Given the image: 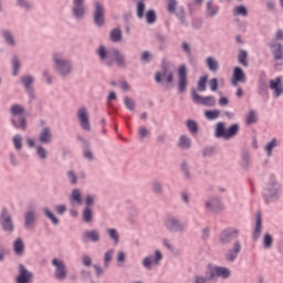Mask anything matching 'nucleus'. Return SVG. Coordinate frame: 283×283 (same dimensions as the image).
<instances>
[{
  "label": "nucleus",
  "mask_w": 283,
  "mask_h": 283,
  "mask_svg": "<svg viewBox=\"0 0 283 283\" xmlns=\"http://www.w3.org/2000/svg\"><path fill=\"white\" fill-rule=\"evenodd\" d=\"M96 54L102 63L106 67H112L116 63L117 67H127V61H125V55L118 49H111L107 51L105 45H99Z\"/></svg>",
  "instance_id": "obj_1"
},
{
  "label": "nucleus",
  "mask_w": 283,
  "mask_h": 283,
  "mask_svg": "<svg viewBox=\"0 0 283 283\" xmlns=\"http://www.w3.org/2000/svg\"><path fill=\"white\" fill-rule=\"evenodd\" d=\"M240 132L239 124H231L228 128L224 126L223 122H219L214 127V136L216 138H224V140H230L234 136H238Z\"/></svg>",
  "instance_id": "obj_2"
},
{
  "label": "nucleus",
  "mask_w": 283,
  "mask_h": 283,
  "mask_svg": "<svg viewBox=\"0 0 283 283\" xmlns=\"http://www.w3.org/2000/svg\"><path fill=\"white\" fill-rule=\"evenodd\" d=\"M11 116H18L19 123H17V119L11 118V124L15 129H21L22 132H25L28 129V119L23 114H25V108L21 106L20 104H13L9 109Z\"/></svg>",
  "instance_id": "obj_3"
},
{
  "label": "nucleus",
  "mask_w": 283,
  "mask_h": 283,
  "mask_svg": "<svg viewBox=\"0 0 283 283\" xmlns=\"http://www.w3.org/2000/svg\"><path fill=\"white\" fill-rule=\"evenodd\" d=\"M280 182L275 179V176L270 177V181L266 184L265 188L263 189V198L265 202H275V200L280 199Z\"/></svg>",
  "instance_id": "obj_4"
},
{
  "label": "nucleus",
  "mask_w": 283,
  "mask_h": 283,
  "mask_svg": "<svg viewBox=\"0 0 283 283\" xmlns=\"http://www.w3.org/2000/svg\"><path fill=\"white\" fill-rule=\"evenodd\" d=\"M53 61L55 63V71L60 76H70L72 74V62L63 59L61 53L53 54Z\"/></svg>",
  "instance_id": "obj_5"
},
{
  "label": "nucleus",
  "mask_w": 283,
  "mask_h": 283,
  "mask_svg": "<svg viewBox=\"0 0 283 283\" xmlns=\"http://www.w3.org/2000/svg\"><path fill=\"white\" fill-rule=\"evenodd\" d=\"M93 23L96 28L105 25V6L101 1L93 2Z\"/></svg>",
  "instance_id": "obj_6"
},
{
  "label": "nucleus",
  "mask_w": 283,
  "mask_h": 283,
  "mask_svg": "<svg viewBox=\"0 0 283 283\" xmlns=\"http://www.w3.org/2000/svg\"><path fill=\"white\" fill-rule=\"evenodd\" d=\"M165 228L170 233H185L187 231V224L176 217H168L165 221Z\"/></svg>",
  "instance_id": "obj_7"
},
{
  "label": "nucleus",
  "mask_w": 283,
  "mask_h": 283,
  "mask_svg": "<svg viewBox=\"0 0 283 283\" xmlns=\"http://www.w3.org/2000/svg\"><path fill=\"white\" fill-rule=\"evenodd\" d=\"M239 235H240V230L235 228H226L219 234V242L223 247H227L228 244H231L233 240H238Z\"/></svg>",
  "instance_id": "obj_8"
},
{
  "label": "nucleus",
  "mask_w": 283,
  "mask_h": 283,
  "mask_svg": "<svg viewBox=\"0 0 283 283\" xmlns=\"http://www.w3.org/2000/svg\"><path fill=\"white\" fill-rule=\"evenodd\" d=\"M0 226L6 233L14 232V221L12 220V214L8 211V208H2L0 213Z\"/></svg>",
  "instance_id": "obj_9"
},
{
  "label": "nucleus",
  "mask_w": 283,
  "mask_h": 283,
  "mask_svg": "<svg viewBox=\"0 0 283 283\" xmlns=\"http://www.w3.org/2000/svg\"><path fill=\"white\" fill-rule=\"evenodd\" d=\"M190 94L195 105H203V107H216V97L211 95L202 97V95L198 94L196 88H191Z\"/></svg>",
  "instance_id": "obj_10"
},
{
  "label": "nucleus",
  "mask_w": 283,
  "mask_h": 283,
  "mask_svg": "<svg viewBox=\"0 0 283 283\" xmlns=\"http://www.w3.org/2000/svg\"><path fill=\"white\" fill-rule=\"evenodd\" d=\"M208 275H209V282L216 281V277H221L222 280H229V277H231V270H229V268H226V266L216 265L210 269V271L208 272Z\"/></svg>",
  "instance_id": "obj_11"
},
{
  "label": "nucleus",
  "mask_w": 283,
  "mask_h": 283,
  "mask_svg": "<svg viewBox=\"0 0 283 283\" xmlns=\"http://www.w3.org/2000/svg\"><path fill=\"white\" fill-rule=\"evenodd\" d=\"M52 266H55L54 271V277L59 282H64V280H67V266H65V262L59 260V259H53L51 261Z\"/></svg>",
  "instance_id": "obj_12"
},
{
  "label": "nucleus",
  "mask_w": 283,
  "mask_h": 283,
  "mask_svg": "<svg viewBox=\"0 0 283 283\" xmlns=\"http://www.w3.org/2000/svg\"><path fill=\"white\" fill-rule=\"evenodd\" d=\"M178 78L179 82L177 84V90L179 94H185L187 92V86L189 85V81L187 80V65L181 64L178 67Z\"/></svg>",
  "instance_id": "obj_13"
},
{
  "label": "nucleus",
  "mask_w": 283,
  "mask_h": 283,
  "mask_svg": "<svg viewBox=\"0 0 283 283\" xmlns=\"http://www.w3.org/2000/svg\"><path fill=\"white\" fill-rule=\"evenodd\" d=\"M155 81L157 83H167V85H171V83H174V72L169 71V67L163 66L161 72L157 71L155 73Z\"/></svg>",
  "instance_id": "obj_14"
},
{
  "label": "nucleus",
  "mask_w": 283,
  "mask_h": 283,
  "mask_svg": "<svg viewBox=\"0 0 283 283\" xmlns=\"http://www.w3.org/2000/svg\"><path fill=\"white\" fill-rule=\"evenodd\" d=\"M160 260H163V253H160L159 250L155 251V256L148 255L145 256L142 261V264L144 269H147V271H151V264L155 266H158L160 264Z\"/></svg>",
  "instance_id": "obj_15"
},
{
  "label": "nucleus",
  "mask_w": 283,
  "mask_h": 283,
  "mask_svg": "<svg viewBox=\"0 0 283 283\" xmlns=\"http://www.w3.org/2000/svg\"><path fill=\"white\" fill-rule=\"evenodd\" d=\"M77 119L80 120L81 127L82 129H84V132H92V125L90 124V115H87V108H78Z\"/></svg>",
  "instance_id": "obj_16"
},
{
  "label": "nucleus",
  "mask_w": 283,
  "mask_h": 283,
  "mask_svg": "<svg viewBox=\"0 0 283 283\" xmlns=\"http://www.w3.org/2000/svg\"><path fill=\"white\" fill-rule=\"evenodd\" d=\"M34 277V274L30 271H28V269H25V265H23L22 263L19 264V275L15 279L17 283H30L32 282Z\"/></svg>",
  "instance_id": "obj_17"
},
{
  "label": "nucleus",
  "mask_w": 283,
  "mask_h": 283,
  "mask_svg": "<svg viewBox=\"0 0 283 283\" xmlns=\"http://www.w3.org/2000/svg\"><path fill=\"white\" fill-rule=\"evenodd\" d=\"M242 251V244L239 240H235L233 243L232 249H229L226 253V260L227 262H235L238 260V255H240Z\"/></svg>",
  "instance_id": "obj_18"
},
{
  "label": "nucleus",
  "mask_w": 283,
  "mask_h": 283,
  "mask_svg": "<svg viewBox=\"0 0 283 283\" xmlns=\"http://www.w3.org/2000/svg\"><path fill=\"white\" fill-rule=\"evenodd\" d=\"M269 48L271 50V53L274 56V61H283V45L282 43H279L275 40H272L269 43Z\"/></svg>",
  "instance_id": "obj_19"
},
{
  "label": "nucleus",
  "mask_w": 283,
  "mask_h": 283,
  "mask_svg": "<svg viewBox=\"0 0 283 283\" xmlns=\"http://www.w3.org/2000/svg\"><path fill=\"white\" fill-rule=\"evenodd\" d=\"M73 17L77 20L83 19L85 17V0H73Z\"/></svg>",
  "instance_id": "obj_20"
},
{
  "label": "nucleus",
  "mask_w": 283,
  "mask_h": 283,
  "mask_svg": "<svg viewBox=\"0 0 283 283\" xmlns=\"http://www.w3.org/2000/svg\"><path fill=\"white\" fill-rule=\"evenodd\" d=\"M20 82L22 83L30 98H34V88H32V85H34V77L32 75H24L20 78Z\"/></svg>",
  "instance_id": "obj_21"
},
{
  "label": "nucleus",
  "mask_w": 283,
  "mask_h": 283,
  "mask_svg": "<svg viewBox=\"0 0 283 283\" xmlns=\"http://www.w3.org/2000/svg\"><path fill=\"white\" fill-rule=\"evenodd\" d=\"M238 83H247V74L240 66H235L232 74V84L238 85Z\"/></svg>",
  "instance_id": "obj_22"
},
{
  "label": "nucleus",
  "mask_w": 283,
  "mask_h": 283,
  "mask_svg": "<svg viewBox=\"0 0 283 283\" xmlns=\"http://www.w3.org/2000/svg\"><path fill=\"white\" fill-rule=\"evenodd\" d=\"M206 208L209 209L211 213H220V211L224 209V205H222V201H220V199L216 198L207 201Z\"/></svg>",
  "instance_id": "obj_23"
},
{
  "label": "nucleus",
  "mask_w": 283,
  "mask_h": 283,
  "mask_svg": "<svg viewBox=\"0 0 283 283\" xmlns=\"http://www.w3.org/2000/svg\"><path fill=\"white\" fill-rule=\"evenodd\" d=\"M270 90H273L275 98H280L283 94L282 77L270 80Z\"/></svg>",
  "instance_id": "obj_24"
},
{
  "label": "nucleus",
  "mask_w": 283,
  "mask_h": 283,
  "mask_svg": "<svg viewBox=\"0 0 283 283\" xmlns=\"http://www.w3.org/2000/svg\"><path fill=\"white\" fill-rule=\"evenodd\" d=\"M36 224V212L29 210L24 213V229L30 230Z\"/></svg>",
  "instance_id": "obj_25"
},
{
  "label": "nucleus",
  "mask_w": 283,
  "mask_h": 283,
  "mask_svg": "<svg viewBox=\"0 0 283 283\" xmlns=\"http://www.w3.org/2000/svg\"><path fill=\"white\" fill-rule=\"evenodd\" d=\"M101 242V232L98 230H90L82 234V242Z\"/></svg>",
  "instance_id": "obj_26"
},
{
  "label": "nucleus",
  "mask_w": 283,
  "mask_h": 283,
  "mask_svg": "<svg viewBox=\"0 0 283 283\" xmlns=\"http://www.w3.org/2000/svg\"><path fill=\"white\" fill-rule=\"evenodd\" d=\"M256 220H255V228L252 233L253 240H260V235H262V213L258 211L255 213Z\"/></svg>",
  "instance_id": "obj_27"
},
{
  "label": "nucleus",
  "mask_w": 283,
  "mask_h": 283,
  "mask_svg": "<svg viewBox=\"0 0 283 283\" xmlns=\"http://www.w3.org/2000/svg\"><path fill=\"white\" fill-rule=\"evenodd\" d=\"M175 15L180 22V25H182L184 28H189V20L187 19V12L185 11V7H178Z\"/></svg>",
  "instance_id": "obj_28"
},
{
  "label": "nucleus",
  "mask_w": 283,
  "mask_h": 283,
  "mask_svg": "<svg viewBox=\"0 0 283 283\" xmlns=\"http://www.w3.org/2000/svg\"><path fill=\"white\" fill-rule=\"evenodd\" d=\"M39 142L42 145H50V143H52V130L50 129V127H44L40 132Z\"/></svg>",
  "instance_id": "obj_29"
},
{
  "label": "nucleus",
  "mask_w": 283,
  "mask_h": 283,
  "mask_svg": "<svg viewBox=\"0 0 283 283\" xmlns=\"http://www.w3.org/2000/svg\"><path fill=\"white\" fill-rule=\"evenodd\" d=\"M220 12V7L213 6V0H209L206 3V17L211 18L216 17Z\"/></svg>",
  "instance_id": "obj_30"
},
{
  "label": "nucleus",
  "mask_w": 283,
  "mask_h": 283,
  "mask_svg": "<svg viewBox=\"0 0 283 283\" xmlns=\"http://www.w3.org/2000/svg\"><path fill=\"white\" fill-rule=\"evenodd\" d=\"M13 252L15 255H23L25 252V243H23V239L18 238L13 242Z\"/></svg>",
  "instance_id": "obj_31"
},
{
  "label": "nucleus",
  "mask_w": 283,
  "mask_h": 283,
  "mask_svg": "<svg viewBox=\"0 0 283 283\" xmlns=\"http://www.w3.org/2000/svg\"><path fill=\"white\" fill-rule=\"evenodd\" d=\"M109 40L112 41V43H118L123 41V31L118 28L111 30Z\"/></svg>",
  "instance_id": "obj_32"
},
{
  "label": "nucleus",
  "mask_w": 283,
  "mask_h": 283,
  "mask_svg": "<svg viewBox=\"0 0 283 283\" xmlns=\"http://www.w3.org/2000/svg\"><path fill=\"white\" fill-rule=\"evenodd\" d=\"M71 202H76V205H83V193H81V189L75 188L71 193Z\"/></svg>",
  "instance_id": "obj_33"
},
{
  "label": "nucleus",
  "mask_w": 283,
  "mask_h": 283,
  "mask_svg": "<svg viewBox=\"0 0 283 283\" xmlns=\"http://www.w3.org/2000/svg\"><path fill=\"white\" fill-rule=\"evenodd\" d=\"M82 220L83 222H86V224H90L94 220V212L92 211V208H84L82 211Z\"/></svg>",
  "instance_id": "obj_34"
},
{
  "label": "nucleus",
  "mask_w": 283,
  "mask_h": 283,
  "mask_svg": "<svg viewBox=\"0 0 283 283\" xmlns=\"http://www.w3.org/2000/svg\"><path fill=\"white\" fill-rule=\"evenodd\" d=\"M186 127L188 128V132H190V134H192V136H198V123L193 119H188L186 122Z\"/></svg>",
  "instance_id": "obj_35"
},
{
  "label": "nucleus",
  "mask_w": 283,
  "mask_h": 283,
  "mask_svg": "<svg viewBox=\"0 0 283 283\" xmlns=\"http://www.w3.org/2000/svg\"><path fill=\"white\" fill-rule=\"evenodd\" d=\"M241 158V167H243L245 170H249V166L251 165V156L249 155L248 149L242 150Z\"/></svg>",
  "instance_id": "obj_36"
},
{
  "label": "nucleus",
  "mask_w": 283,
  "mask_h": 283,
  "mask_svg": "<svg viewBox=\"0 0 283 283\" xmlns=\"http://www.w3.org/2000/svg\"><path fill=\"white\" fill-rule=\"evenodd\" d=\"M207 81H209V75H203L199 78L197 83L196 92H207Z\"/></svg>",
  "instance_id": "obj_37"
},
{
  "label": "nucleus",
  "mask_w": 283,
  "mask_h": 283,
  "mask_svg": "<svg viewBox=\"0 0 283 283\" xmlns=\"http://www.w3.org/2000/svg\"><path fill=\"white\" fill-rule=\"evenodd\" d=\"M234 17H249V9L244 4L237 6L233 9Z\"/></svg>",
  "instance_id": "obj_38"
},
{
  "label": "nucleus",
  "mask_w": 283,
  "mask_h": 283,
  "mask_svg": "<svg viewBox=\"0 0 283 283\" xmlns=\"http://www.w3.org/2000/svg\"><path fill=\"white\" fill-rule=\"evenodd\" d=\"M178 146L181 149H189L191 147V138H189V136H187V135H181L179 137Z\"/></svg>",
  "instance_id": "obj_39"
},
{
  "label": "nucleus",
  "mask_w": 283,
  "mask_h": 283,
  "mask_svg": "<svg viewBox=\"0 0 283 283\" xmlns=\"http://www.w3.org/2000/svg\"><path fill=\"white\" fill-rule=\"evenodd\" d=\"M279 145L280 143H277L276 138H273L271 142H269L264 147L266 156H273V149H275V147H277Z\"/></svg>",
  "instance_id": "obj_40"
},
{
  "label": "nucleus",
  "mask_w": 283,
  "mask_h": 283,
  "mask_svg": "<svg viewBox=\"0 0 283 283\" xmlns=\"http://www.w3.org/2000/svg\"><path fill=\"white\" fill-rule=\"evenodd\" d=\"M107 234L115 245L120 242V234H118V230H116L115 228H109L107 230Z\"/></svg>",
  "instance_id": "obj_41"
},
{
  "label": "nucleus",
  "mask_w": 283,
  "mask_h": 283,
  "mask_svg": "<svg viewBox=\"0 0 283 283\" xmlns=\"http://www.w3.org/2000/svg\"><path fill=\"white\" fill-rule=\"evenodd\" d=\"M249 56V53L245 50H240L238 54V62L240 65H243V67H249V61H247Z\"/></svg>",
  "instance_id": "obj_42"
},
{
  "label": "nucleus",
  "mask_w": 283,
  "mask_h": 283,
  "mask_svg": "<svg viewBox=\"0 0 283 283\" xmlns=\"http://www.w3.org/2000/svg\"><path fill=\"white\" fill-rule=\"evenodd\" d=\"M167 12L176 14L178 12V0H167Z\"/></svg>",
  "instance_id": "obj_43"
},
{
  "label": "nucleus",
  "mask_w": 283,
  "mask_h": 283,
  "mask_svg": "<svg viewBox=\"0 0 283 283\" xmlns=\"http://www.w3.org/2000/svg\"><path fill=\"white\" fill-rule=\"evenodd\" d=\"M207 65H208V70L213 73L218 72V70L220 67L218 64V61H216L211 56L207 57Z\"/></svg>",
  "instance_id": "obj_44"
},
{
  "label": "nucleus",
  "mask_w": 283,
  "mask_h": 283,
  "mask_svg": "<svg viewBox=\"0 0 283 283\" xmlns=\"http://www.w3.org/2000/svg\"><path fill=\"white\" fill-rule=\"evenodd\" d=\"M254 123H258V113H255V111H249L245 125H254Z\"/></svg>",
  "instance_id": "obj_45"
},
{
  "label": "nucleus",
  "mask_w": 283,
  "mask_h": 283,
  "mask_svg": "<svg viewBox=\"0 0 283 283\" xmlns=\"http://www.w3.org/2000/svg\"><path fill=\"white\" fill-rule=\"evenodd\" d=\"M44 216H45V218L51 220V222L54 224V227H59V218H56V216H54V212L50 211V209H48V208H44Z\"/></svg>",
  "instance_id": "obj_46"
},
{
  "label": "nucleus",
  "mask_w": 283,
  "mask_h": 283,
  "mask_svg": "<svg viewBox=\"0 0 283 283\" xmlns=\"http://www.w3.org/2000/svg\"><path fill=\"white\" fill-rule=\"evenodd\" d=\"M13 147L17 151L23 149V137L21 135H15L13 137Z\"/></svg>",
  "instance_id": "obj_47"
},
{
  "label": "nucleus",
  "mask_w": 283,
  "mask_h": 283,
  "mask_svg": "<svg viewBox=\"0 0 283 283\" xmlns=\"http://www.w3.org/2000/svg\"><path fill=\"white\" fill-rule=\"evenodd\" d=\"M205 116L208 120H216L217 118H220V111L218 109L206 111Z\"/></svg>",
  "instance_id": "obj_48"
},
{
  "label": "nucleus",
  "mask_w": 283,
  "mask_h": 283,
  "mask_svg": "<svg viewBox=\"0 0 283 283\" xmlns=\"http://www.w3.org/2000/svg\"><path fill=\"white\" fill-rule=\"evenodd\" d=\"M19 70H21V62H19V57H12V75L17 76L19 74Z\"/></svg>",
  "instance_id": "obj_49"
},
{
  "label": "nucleus",
  "mask_w": 283,
  "mask_h": 283,
  "mask_svg": "<svg viewBox=\"0 0 283 283\" xmlns=\"http://www.w3.org/2000/svg\"><path fill=\"white\" fill-rule=\"evenodd\" d=\"M145 2L143 0L137 2L136 14L138 19H143V17H145Z\"/></svg>",
  "instance_id": "obj_50"
},
{
  "label": "nucleus",
  "mask_w": 283,
  "mask_h": 283,
  "mask_svg": "<svg viewBox=\"0 0 283 283\" xmlns=\"http://www.w3.org/2000/svg\"><path fill=\"white\" fill-rule=\"evenodd\" d=\"M153 192L156 193V196L163 195V184L158 180H154L151 182Z\"/></svg>",
  "instance_id": "obj_51"
},
{
  "label": "nucleus",
  "mask_w": 283,
  "mask_h": 283,
  "mask_svg": "<svg viewBox=\"0 0 283 283\" xmlns=\"http://www.w3.org/2000/svg\"><path fill=\"white\" fill-rule=\"evenodd\" d=\"M2 35L4 38V41H7L9 45H17V42H14V36L12 35V32L4 30L2 31Z\"/></svg>",
  "instance_id": "obj_52"
},
{
  "label": "nucleus",
  "mask_w": 283,
  "mask_h": 283,
  "mask_svg": "<svg viewBox=\"0 0 283 283\" xmlns=\"http://www.w3.org/2000/svg\"><path fill=\"white\" fill-rule=\"evenodd\" d=\"M263 247L264 249H271L273 247V237L270 233L263 235Z\"/></svg>",
  "instance_id": "obj_53"
},
{
  "label": "nucleus",
  "mask_w": 283,
  "mask_h": 283,
  "mask_svg": "<svg viewBox=\"0 0 283 283\" xmlns=\"http://www.w3.org/2000/svg\"><path fill=\"white\" fill-rule=\"evenodd\" d=\"M124 105L126 108H128L130 112H134L136 109V102L130 97H124Z\"/></svg>",
  "instance_id": "obj_54"
},
{
  "label": "nucleus",
  "mask_w": 283,
  "mask_h": 283,
  "mask_svg": "<svg viewBox=\"0 0 283 283\" xmlns=\"http://www.w3.org/2000/svg\"><path fill=\"white\" fill-rule=\"evenodd\" d=\"M156 19H157V17H156V11H154V10H148L147 12H146V22L149 24V25H151V24H154V22L156 21Z\"/></svg>",
  "instance_id": "obj_55"
},
{
  "label": "nucleus",
  "mask_w": 283,
  "mask_h": 283,
  "mask_svg": "<svg viewBox=\"0 0 283 283\" xmlns=\"http://www.w3.org/2000/svg\"><path fill=\"white\" fill-rule=\"evenodd\" d=\"M112 258H114V250H108L104 254V266L107 269L109 266V262H112Z\"/></svg>",
  "instance_id": "obj_56"
},
{
  "label": "nucleus",
  "mask_w": 283,
  "mask_h": 283,
  "mask_svg": "<svg viewBox=\"0 0 283 283\" xmlns=\"http://www.w3.org/2000/svg\"><path fill=\"white\" fill-rule=\"evenodd\" d=\"M180 169L185 174L186 180H191V172H189V164H187V161L180 165Z\"/></svg>",
  "instance_id": "obj_57"
},
{
  "label": "nucleus",
  "mask_w": 283,
  "mask_h": 283,
  "mask_svg": "<svg viewBox=\"0 0 283 283\" xmlns=\"http://www.w3.org/2000/svg\"><path fill=\"white\" fill-rule=\"evenodd\" d=\"M36 156L41 158V160H45L48 158V150L43 146L36 147Z\"/></svg>",
  "instance_id": "obj_58"
},
{
  "label": "nucleus",
  "mask_w": 283,
  "mask_h": 283,
  "mask_svg": "<svg viewBox=\"0 0 283 283\" xmlns=\"http://www.w3.org/2000/svg\"><path fill=\"white\" fill-rule=\"evenodd\" d=\"M83 156L84 158H86L87 160H94V153H92L91 147L88 148H83Z\"/></svg>",
  "instance_id": "obj_59"
},
{
  "label": "nucleus",
  "mask_w": 283,
  "mask_h": 283,
  "mask_svg": "<svg viewBox=\"0 0 283 283\" xmlns=\"http://www.w3.org/2000/svg\"><path fill=\"white\" fill-rule=\"evenodd\" d=\"M209 272H206V276L195 275L193 283H207L209 282Z\"/></svg>",
  "instance_id": "obj_60"
},
{
  "label": "nucleus",
  "mask_w": 283,
  "mask_h": 283,
  "mask_svg": "<svg viewBox=\"0 0 283 283\" xmlns=\"http://www.w3.org/2000/svg\"><path fill=\"white\" fill-rule=\"evenodd\" d=\"M67 178L72 185H76V182H78V178L76 177V174L74 172V170L67 171Z\"/></svg>",
  "instance_id": "obj_61"
},
{
  "label": "nucleus",
  "mask_w": 283,
  "mask_h": 283,
  "mask_svg": "<svg viewBox=\"0 0 283 283\" xmlns=\"http://www.w3.org/2000/svg\"><path fill=\"white\" fill-rule=\"evenodd\" d=\"M138 136H139V138H142V139L148 138V136H149V130H148L147 128H145V126H142V127H139V129H138Z\"/></svg>",
  "instance_id": "obj_62"
},
{
  "label": "nucleus",
  "mask_w": 283,
  "mask_h": 283,
  "mask_svg": "<svg viewBox=\"0 0 283 283\" xmlns=\"http://www.w3.org/2000/svg\"><path fill=\"white\" fill-rule=\"evenodd\" d=\"M140 61H144V63H150L151 62V53H149V51H144L140 55Z\"/></svg>",
  "instance_id": "obj_63"
},
{
  "label": "nucleus",
  "mask_w": 283,
  "mask_h": 283,
  "mask_svg": "<svg viewBox=\"0 0 283 283\" xmlns=\"http://www.w3.org/2000/svg\"><path fill=\"white\" fill-rule=\"evenodd\" d=\"M211 92H218V78L213 77L209 81Z\"/></svg>",
  "instance_id": "obj_64"
}]
</instances>
